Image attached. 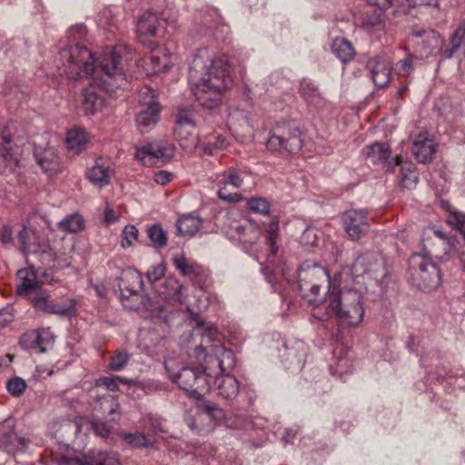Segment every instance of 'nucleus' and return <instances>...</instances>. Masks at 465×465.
<instances>
[{"label": "nucleus", "mask_w": 465, "mask_h": 465, "mask_svg": "<svg viewBox=\"0 0 465 465\" xmlns=\"http://www.w3.org/2000/svg\"><path fill=\"white\" fill-rule=\"evenodd\" d=\"M133 58L132 48L124 44H118L104 51L97 60L87 47L74 44L61 48L55 63L59 74L69 79L95 74L94 84L86 87L83 94L84 113L94 114L104 104V92L124 86V64Z\"/></svg>", "instance_id": "obj_1"}, {"label": "nucleus", "mask_w": 465, "mask_h": 465, "mask_svg": "<svg viewBox=\"0 0 465 465\" xmlns=\"http://www.w3.org/2000/svg\"><path fill=\"white\" fill-rule=\"evenodd\" d=\"M189 82L195 99L203 107L217 108L223 91L232 82L227 58H214L207 48L199 49L189 67Z\"/></svg>", "instance_id": "obj_2"}, {"label": "nucleus", "mask_w": 465, "mask_h": 465, "mask_svg": "<svg viewBox=\"0 0 465 465\" xmlns=\"http://www.w3.org/2000/svg\"><path fill=\"white\" fill-rule=\"evenodd\" d=\"M185 421L191 430L197 434H207L217 425L225 423L228 427L243 429L249 431L243 440L253 447H261L268 437L262 430L266 420L262 418L248 419L236 417L234 420L226 418L224 409H190Z\"/></svg>", "instance_id": "obj_3"}, {"label": "nucleus", "mask_w": 465, "mask_h": 465, "mask_svg": "<svg viewBox=\"0 0 465 465\" xmlns=\"http://www.w3.org/2000/svg\"><path fill=\"white\" fill-rule=\"evenodd\" d=\"M187 311L192 313V320L195 322L193 335L194 339L200 337L199 344L195 345L197 357L204 356L207 367L217 371V376L232 370L235 366V357L232 350L224 348L220 340L216 338L217 329L211 323H205L197 312L189 305Z\"/></svg>", "instance_id": "obj_4"}, {"label": "nucleus", "mask_w": 465, "mask_h": 465, "mask_svg": "<svg viewBox=\"0 0 465 465\" xmlns=\"http://www.w3.org/2000/svg\"><path fill=\"white\" fill-rule=\"evenodd\" d=\"M298 286L302 298L313 307L312 317L320 322L328 321L325 299L331 290L327 269L316 263H302L298 273Z\"/></svg>", "instance_id": "obj_5"}, {"label": "nucleus", "mask_w": 465, "mask_h": 465, "mask_svg": "<svg viewBox=\"0 0 465 465\" xmlns=\"http://www.w3.org/2000/svg\"><path fill=\"white\" fill-rule=\"evenodd\" d=\"M325 312L333 315L343 327L358 326L363 320L365 309L361 292L354 288L333 287L325 299Z\"/></svg>", "instance_id": "obj_6"}, {"label": "nucleus", "mask_w": 465, "mask_h": 465, "mask_svg": "<svg viewBox=\"0 0 465 465\" xmlns=\"http://www.w3.org/2000/svg\"><path fill=\"white\" fill-rule=\"evenodd\" d=\"M165 370L169 378L178 385L180 389L188 393L189 398L200 402L210 390L213 376H217V371H212L206 365L204 367H183L177 373L172 372L165 363Z\"/></svg>", "instance_id": "obj_7"}, {"label": "nucleus", "mask_w": 465, "mask_h": 465, "mask_svg": "<svg viewBox=\"0 0 465 465\" xmlns=\"http://www.w3.org/2000/svg\"><path fill=\"white\" fill-rule=\"evenodd\" d=\"M354 266L362 277L366 291L376 292V288L378 292L383 291V282L388 271L385 260L381 254L366 252L357 258Z\"/></svg>", "instance_id": "obj_8"}, {"label": "nucleus", "mask_w": 465, "mask_h": 465, "mask_svg": "<svg viewBox=\"0 0 465 465\" xmlns=\"http://www.w3.org/2000/svg\"><path fill=\"white\" fill-rule=\"evenodd\" d=\"M422 256L414 254L411 259V278L417 288L430 292L436 290L441 281L439 268Z\"/></svg>", "instance_id": "obj_9"}, {"label": "nucleus", "mask_w": 465, "mask_h": 465, "mask_svg": "<svg viewBox=\"0 0 465 465\" xmlns=\"http://www.w3.org/2000/svg\"><path fill=\"white\" fill-rule=\"evenodd\" d=\"M302 144V131L295 124L277 127L266 143L268 150L280 153H296Z\"/></svg>", "instance_id": "obj_10"}, {"label": "nucleus", "mask_w": 465, "mask_h": 465, "mask_svg": "<svg viewBox=\"0 0 465 465\" xmlns=\"http://www.w3.org/2000/svg\"><path fill=\"white\" fill-rule=\"evenodd\" d=\"M54 460L57 465H122L116 452L106 450H91L85 455L67 450Z\"/></svg>", "instance_id": "obj_11"}, {"label": "nucleus", "mask_w": 465, "mask_h": 465, "mask_svg": "<svg viewBox=\"0 0 465 465\" xmlns=\"http://www.w3.org/2000/svg\"><path fill=\"white\" fill-rule=\"evenodd\" d=\"M224 230L228 237L242 242L245 250L257 243L261 234L259 229L248 220H235L229 214L226 215Z\"/></svg>", "instance_id": "obj_12"}, {"label": "nucleus", "mask_w": 465, "mask_h": 465, "mask_svg": "<svg viewBox=\"0 0 465 465\" xmlns=\"http://www.w3.org/2000/svg\"><path fill=\"white\" fill-rule=\"evenodd\" d=\"M167 21L151 11L144 12L137 23L139 41L149 47L153 45L152 38L162 37L166 31Z\"/></svg>", "instance_id": "obj_13"}, {"label": "nucleus", "mask_w": 465, "mask_h": 465, "mask_svg": "<svg viewBox=\"0 0 465 465\" xmlns=\"http://www.w3.org/2000/svg\"><path fill=\"white\" fill-rule=\"evenodd\" d=\"M140 103L147 105L136 116V124L141 133H148L159 121L160 104L154 90L144 87L140 93Z\"/></svg>", "instance_id": "obj_14"}, {"label": "nucleus", "mask_w": 465, "mask_h": 465, "mask_svg": "<svg viewBox=\"0 0 465 465\" xmlns=\"http://www.w3.org/2000/svg\"><path fill=\"white\" fill-rule=\"evenodd\" d=\"M345 232L351 241H358L370 231L371 218L366 209H351L341 214Z\"/></svg>", "instance_id": "obj_15"}, {"label": "nucleus", "mask_w": 465, "mask_h": 465, "mask_svg": "<svg viewBox=\"0 0 465 465\" xmlns=\"http://www.w3.org/2000/svg\"><path fill=\"white\" fill-rule=\"evenodd\" d=\"M33 306L45 313H53L60 316L72 317L76 313L75 302L74 300L68 299L64 302L58 303L50 300L49 295L45 292L35 293L31 297Z\"/></svg>", "instance_id": "obj_16"}, {"label": "nucleus", "mask_w": 465, "mask_h": 465, "mask_svg": "<svg viewBox=\"0 0 465 465\" xmlns=\"http://www.w3.org/2000/svg\"><path fill=\"white\" fill-rule=\"evenodd\" d=\"M243 184L242 173L235 168H229L227 171L221 173V178L218 180L217 185L219 187L217 196L220 200L228 203H238L243 199L242 195L239 193H231L228 187L232 189H239Z\"/></svg>", "instance_id": "obj_17"}, {"label": "nucleus", "mask_w": 465, "mask_h": 465, "mask_svg": "<svg viewBox=\"0 0 465 465\" xmlns=\"http://www.w3.org/2000/svg\"><path fill=\"white\" fill-rule=\"evenodd\" d=\"M412 35L419 41L416 43V52L421 57H430L443 51L444 39L434 30L413 29Z\"/></svg>", "instance_id": "obj_18"}, {"label": "nucleus", "mask_w": 465, "mask_h": 465, "mask_svg": "<svg viewBox=\"0 0 465 465\" xmlns=\"http://www.w3.org/2000/svg\"><path fill=\"white\" fill-rule=\"evenodd\" d=\"M172 156L168 145L163 142H152L136 148L135 159L143 165L151 166L160 160Z\"/></svg>", "instance_id": "obj_19"}, {"label": "nucleus", "mask_w": 465, "mask_h": 465, "mask_svg": "<svg viewBox=\"0 0 465 465\" xmlns=\"http://www.w3.org/2000/svg\"><path fill=\"white\" fill-rule=\"evenodd\" d=\"M18 239L26 252H46L49 248L47 239L35 228H24Z\"/></svg>", "instance_id": "obj_20"}, {"label": "nucleus", "mask_w": 465, "mask_h": 465, "mask_svg": "<svg viewBox=\"0 0 465 465\" xmlns=\"http://www.w3.org/2000/svg\"><path fill=\"white\" fill-rule=\"evenodd\" d=\"M435 236V242L430 245L427 240H423L424 255L434 257L440 261L448 260L450 252L451 251V243L450 239L442 231L430 230Z\"/></svg>", "instance_id": "obj_21"}, {"label": "nucleus", "mask_w": 465, "mask_h": 465, "mask_svg": "<svg viewBox=\"0 0 465 465\" xmlns=\"http://www.w3.org/2000/svg\"><path fill=\"white\" fill-rule=\"evenodd\" d=\"M391 154V149L386 143H374L366 148L367 158L374 164H384L387 170H393L401 163V156L390 161Z\"/></svg>", "instance_id": "obj_22"}, {"label": "nucleus", "mask_w": 465, "mask_h": 465, "mask_svg": "<svg viewBox=\"0 0 465 465\" xmlns=\"http://www.w3.org/2000/svg\"><path fill=\"white\" fill-rule=\"evenodd\" d=\"M17 278L20 281V283H18L16 287L19 295L28 296L31 301V297L34 296L35 293L43 292L39 288L36 274L33 267L19 270L17 272Z\"/></svg>", "instance_id": "obj_23"}, {"label": "nucleus", "mask_w": 465, "mask_h": 465, "mask_svg": "<svg viewBox=\"0 0 465 465\" xmlns=\"http://www.w3.org/2000/svg\"><path fill=\"white\" fill-rule=\"evenodd\" d=\"M411 151L419 162L425 163L433 159L436 153V144L427 135L419 134L412 143Z\"/></svg>", "instance_id": "obj_24"}, {"label": "nucleus", "mask_w": 465, "mask_h": 465, "mask_svg": "<svg viewBox=\"0 0 465 465\" xmlns=\"http://www.w3.org/2000/svg\"><path fill=\"white\" fill-rule=\"evenodd\" d=\"M281 357L285 359L287 368L301 370L305 362L306 348L300 341L292 347L284 346Z\"/></svg>", "instance_id": "obj_25"}, {"label": "nucleus", "mask_w": 465, "mask_h": 465, "mask_svg": "<svg viewBox=\"0 0 465 465\" xmlns=\"http://www.w3.org/2000/svg\"><path fill=\"white\" fill-rule=\"evenodd\" d=\"M35 157L38 165L45 173H56L60 167V159L54 148L48 147L41 151L35 150Z\"/></svg>", "instance_id": "obj_26"}, {"label": "nucleus", "mask_w": 465, "mask_h": 465, "mask_svg": "<svg viewBox=\"0 0 465 465\" xmlns=\"http://www.w3.org/2000/svg\"><path fill=\"white\" fill-rule=\"evenodd\" d=\"M213 381L218 383V393L221 397L232 401L239 392V382L235 377L224 374L213 376Z\"/></svg>", "instance_id": "obj_27"}, {"label": "nucleus", "mask_w": 465, "mask_h": 465, "mask_svg": "<svg viewBox=\"0 0 465 465\" xmlns=\"http://www.w3.org/2000/svg\"><path fill=\"white\" fill-rule=\"evenodd\" d=\"M151 48L153 49L152 54L143 60L147 74H155L165 71L170 64L168 55L162 49L154 50L153 45Z\"/></svg>", "instance_id": "obj_28"}, {"label": "nucleus", "mask_w": 465, "mask_h": 465, "mask_svg": "<svg viewBox=\"0 0 465 465\" xmlns=\"http://www.w3.org/2000/svg\"><path fill=\"white\" fill-rule=\"evenodd\" d=\"M28 443L27 439L18 437L14 431L3 434L0 439V447L12 455L25 451Z\"/></svg>", "instance_id": "obj_29"}, {"label": "nucleus", "mask_w": 465, "mask_h": 465, "mask_svg": "<svg viewBox=\"0 0 465 465\" xmlns=\"http://www.w3.org/2000/svg\"><path fill=\"white\" fill-rule=\"evenodd\" d=\"M110 169L102 159L95 161L94 165L87 172L88 180L95 186L103 187L109 183Z\"/></svg>", "instance_id": "obj_30"}, {"label": "nucleus", "mask_w": 465, "mask_h": 465, "mask_svg": "<svg viewBox=\"0 0 465 465\" xmlns=\"http://www.w3.org/2000/svg\"><path fill=\"white\" fill-rule=\"evenodd\" d=\"M202 219L191 214L182 215L176 222L178 234L183 237L193 236L200 229Z\"/></svg>", "instance_id": "obj_31"}, {"label": "nucleus", "mask_w": 465, "mask_h": 465, "mask_svg": "<svg viewBox=\"0 0 465 465\" xmlns=\"http://www.w3.org/2000/svg\"><path fill=\"white\" fill-rule=\"evenodd\" d=\"M88 143L86 133L83 129H72L68 131L66 144L70 152L79 154L86 149Z\"/></svg>", "instance_id": "obj_32"}, {"label": "nucleus", "mask_w": 465, "mask_h": 465, "mask_svg": "<svg viewBox=\"0 0 465 465\" xmlns=\"http://www.w3.org/2000/svg\"><path fill=\"white\" fill-rule=\"evenodd\" d=\"M373 83L380 88L385 87L391 80V68L383 61H376L373 64L369 63Z\"/></svg>", "instance_id": "obj_33"}, {"label": "nucleus", "mask_w": 465, "mask_h": 465, "mask_svg": "<svg viewBox=\"0 0 465 465\" xmlns=\"http://www.w3.org/2000/svg\"><path fill=\"white\" fill-rule=\"evenodd\" d=\"M142 283V277L139 272L128 268L122 272L118 286L120 289H125L130 293H134L141 288Z\"/></svg>", "instance_id": "obj_34"}, {"label": "nucleus", "mask_w": 465, "mask_h": 465, "mask_svg": "<svg viewBox=\"0 0 465 465\" xmlns=\"http://www.w3.org/2000/svg\"><path fill=\"white\" fill-rule=\"evenodd\" d=\"M331 51L343 64L351 61L354 56L351 44L344 38H336L331 44Z\"/></svg>", "instance_id": "obj_35"}, {"label": "nucleus", "mask_w": 465, "mask_h": 465, "mask_svg": "<svg viewBox=\"0 0 465 465\" xmlns=\"http://www.w3.org/2000/svg\"><path fill=\"white\" fill-rule=\"evenodd\" d=\"M35 339H34V351L37 352L46 351L54 343V335L49 329L33 330Z\"/></svg>", "instance_id": "obj_36"}, {"label": "nucleus", "mask_w": 465, "mask_h": 465, "mask_svg": "<svg viewBox=\"0 0 465 465\" xmlns=\"http://www.w3.org/2000/svg\"><path fill=\"white\" fill-rule=\"evenodd\" d=\"M58 227L66 232L75 233L84 229V221L79 213H72L60 221L58 223Z\"/></svg>", "instance_id": "obj_37"}, {"label": "nucleus", "mask_w": 465, "mask_h": 465, "mask_svg": "<svg viewBox=\"0 0 465 465\" xmlns=\"http://www.w3.org/2000/svg\"><path fill=\"white\" fill-rule=\"evenodd\" d=\"M147 236L151 245L154 248L161 249L167 244L166 233L159 223H154L147 228Z\"/></svg>", "instance_id": "obj_38"}, {"label": "nucleus", "mask_w": 465, "mask_h": 465, "mask_svg": "<svg viewBox=\"0 0 465 465\" xmlns=\"http://www.w3.org/2000/svg\"><path fill=\"white\" fill-rule=\"evenodd\" d=\"M401 183L403 187L411 189L416 186L419 176L415 165L412 163H405L401 167Z\"/></svg>", "instance_id": "obj_39"}, {"label": "nucleus", "mask_w": 465, "mask_h": 465, "mask_svg": "<svg viewBox=\"0 0 465 465\" xmlns=\"http://www.w3.org/2000/svg\"><path fill=\"white\" fill-rule=\"evenodd\" d=\"M300 94L309 103L316 104L321 100L317 86L309 79H302L301 81Z\"/></svg>", "instance_id": "obj_40"}, {"label": "nucleus", "mask_w": 465, "mask_h": 465, "mask_svg": "<svg viewBox=\"0 0 465 465\" xmlns=\"http://www.w3.org/2000/svg\"><path fill=\"white\" fill-rule=\"evenodd\" d=\"M246 207L252 213L263 216L269 215L271 211L270 202L263 197H251L246 200Z\"/></svg>", "instance_id": "obj_41"}, {"label": "nucleus", "mask_w": 465, "mask_h": 465, "mask_svg": "<svg viewBox=\"0 0 465 465\" xmlns=\"http://www.w3.org/2000/svg\"><path fill=\"white\" fill-rule=\"evenodd\" d=\"M173 262L183 276H190L197 272L196 264L189 261L183 253L175 254L173 257Z\"/></svg>", "instance_id": "obj_42"}, {"label": "nucleus", "mask_w": 465, "mask_h": 465, "mask_svg": "<svg viewBox=\"0 0 465 465\" xmlns=\"http://www.w3.org/2000/svg\"><path fill=\"white\" fill-rule=\"evenodd\" d=\"M465 35V29L458 27L450 37L451 47L447 48L441 52V55L444 59H450L453 57L455 53L460 48L462 39Z\"/></svg>", "instance_id": "obj_43"}, {"label": "nucleus", "mask_w": 465, "mask_h": 465, "mask_svg": "<svg viewBox=\"0 0 465 465\" xmlns=\"http://www.w3.org/2000/svg\"><path fill=\"white\" fill-rule=\"evenodd\" d=\"M17 164V159L10 153L9 149H0V174L13 172Z\"/></svg>", "instance_id": "obj_44"}, {"label": "nucleus", "mask_w": 465, "mask_h": 465, "mask_svg": "<svg viewBox=\"0 0 465 465\" xmlns=\"http://www.w3.org/2000/svg\"><path fill=\"white\" fill-rule=\"evenodd\" d=\"M136 384V380H131L120 376H114V377H101L98 380V384L100 386H104L106 389H108L111 391H115L118 390L119 384Z\"/></svg>", "instance_id": "obj_45"}, {"label": "nucleus", "mask_w": 465, "mask_h": 465, "mask_svg": "<svg viewBox=\"0 0 465 465\" xmlns=\"http://www.w3.org/2000/svg\"><path fill=\"white\" fill-rule=\"evenodd\" d=\"M430 378L436 381L448 380L450 384L465 390V373L458 374L446 371L443 373L437 371L435 374H430Z\"/></svg>", "instance_id": "obj_46"}, {"label": "nucleus", "mask_w": 465, "mask_h": 465, "mask_svg": "<svg viewBox=\"0 0 465 465\" xmlns=\"http://www.w3.org/2000/svg\"><path fill=\"white\" fill-rule=\"evenodd\" d=\"M119 436L134 448L151 446V442L143 433H127L125 431H120Z\"/></svg>", "instance_id": "obj_47"}, {"label": "nucleus", "mask_w": 465, "mask_h": 465, "mask_svg": "<svg viewBox=\"0 0 465 465\" xmlns=\"http://www.w3.org/2000/svg\"><path fill=\"white\" fill-rule=\"evenodd\" d=\"M139 234V231L135 225L128 224L126 225L121 233L122 242L121 245L123 248H128L133 245V243L137 240Z\"/></svg>", "instance_id": "obj_48"}, {"label": "nucleus", "mask_w": 465, "mask_h": 465, "mask_svg": "<svg viewBox=\"0 0 465 465\" xmlns=\"http://www.w3.org/2000/svg\"><path fill=\"white\" fill-rule=\"evenodd\" d=\"M130 355L125 351H120L110 359L108 367L111 371H122L128 363Z\"/></svg>", "instance_id": "obj_49"}, {"label": "nucleus", "mask_w": 465, "mask_h": 465, "mask_svg": "<svg viewBox=\"0 0 465 465\" xmlns=\"http://www.w3.org/2000/svg\"><path fill=\"white\" fill-rule=\"evenodd\" d=\"M414 56L412 54L407 55L406 58L400 60L394 67V71L398 75L408 76L413 69L412 61Z\"/></svg>", "instance_id": "obj_50"}, {"label": "nucleus", "mask_w": 465, "mask_h": 465, "mask_svg": "<svg viewBox=\"0 0 465 465\" xmlns=\"http://www.w3.org/2000/svg\"><path fill=\"white\" fill-rule=\"evenodd\" d=\"M278 230H279L278 223L277 222H272L269 224L268 229L266 231L267 242H268L269 246H270L271 253L273 254V255L278 251V247L276 246V239H277V236H278Z\"/></svg>", "instance_id": "obj_51"}, {"label": "nucleus", "mask_w": 465, "mask_h": 465, "mask_svg": "<svg viewBox=\"0 0 465 465\" xmlns=\"http://www.w3.org/2000/svg\"><path fill=\"white\" fill-rule=\"evenodd\" d=\"M7 391L14 396L21 395L25 388L26 382L20 377H13L6 383Z\"/></svg>", "instance_id": "obj_52"}, {"label": "nucleus", "mask_w": 465, "mask_h": 465, "mask_svg": "<svg viewBox=\"0 0 465 465\" xmlns=\"http://www.w3.org/2000/svg\"><path fill=\"white\" fill-rule=\"evenodd\" d=\"M448 223L458 230L465 240V214L460 213H451L448 216Z\"/></svg>", "instance_id": "obj_53"}, {"label": "nucleus", "mask_w": 465, "mask_h": 465, "mask_svg": "<svg viewBox=\"0 0 465 465\" xmlns=\"http://www.w3.org/2000/svg\"><path fill=\"white\" fill-rule=\"evenodd\" d=\"M165 283L173 291L170 292L169 295L174 297L180 303H184L185 300L183 295V285L174 279H168Z\"/></svg>", "instance_id": "obj_54"}, {"label": "nucleus", "mask_w": 465, "mask_h": 465, "mask_svg": "<svg viewBox=\"0 0 465 465\" xmlns=\"http://www.w3.org/2000/svg\"><path fill=\"white\" fill-rule=\"evenodd\" d=\"M165 274V265L159 263L157 265L151 266L146 272V277L151 282H154L160 280Z\"/></svg>", "instance_id": "obj_55"}, {"label": "nucleus", "mask_w": 465, "mask_h": 465, "mask_svg": "<svg viewBox=\"0 0 465 465\" xmlns=\"http://www.w3.org/2000/svg\"><path fill=\"white\" fill-rule=\"evenodd\" d=\"M91 426L94 433L102 438H108L111 433V427L103 421H93Z\"/></svg>", "instance_id": "obj_56"}, {"label": "nucleus", "mask_w": 465, "mask_h": 465, "mask_svg": "<svg viewBox=\"0 0 465 465\" xmlns=\"http://www.w3.org/2000/svg\"><path fill=\"white\" fill-rule=\"evenodd\" d=\"M35 332L32 331L25 332L19 339L20 346L25 350H34Z\"/></svg>", "instance_id": "obj_57"}, {"label": "nucleus", "mask_w": 465, "mask_h": 465, "mask_svg": "<svg viewBox=\"0 0 465 465\" xmlns=\"http://www.w3.org/2000/svg\"><path fill=\"white\" fill-rule=\"evenodd\" d=\"M177 124L179 128L183 125L194 126V121L188 111L181 110L177 115Z\"/></svg>", "instance_id": "obj_58"}, {"label": "nucleus", "mask_w": 465, "mask_h": 465, "mask_svg": "<svg viewBox=\"0 0 465 465\" xmlns=\"http://www.w3.org/2000/svg\"><path fill=\"white\" fill-rule=\"evenodd\" d=\"M15 316L9 308L0 311V329L5 328L8 323L13 322Z\"/></svg>", "instance_id": "obj_59"}, {"label": "nucleus", "mask_w": 465, "mask_h": 465, "mask_svg": "<svg viewBox=\"0 0 465 465\" xmlns=\"http://www.w3.org/2000/svg\"><path fill=\"white\" fill-rule=\"evenodd\" d=\"M173 177V173L167 171H160L153 175V181L160 185H165Z\"/></svg>", "instance_id": "obj_60"}, {"label": "nucleus", "mask_w": 465, "mask_h": 465, "mask_svg": "<svg viewBox=\"0 0 465 465\" xmlns=\"http://www.w3.org/2000/svg\"><path fill=\"white\" fill-rule=\"evenodd\" d=\"M70 37H73L74 39L81 38L87 33V28L85 25L80 24L75 25L72 27H70L68 31Z\"/></svg>", "instance_id": "obj_61"}, {"label": "nucleus", "mask_w": 465, "mask_h": 465, "mask_svg": "<svg viewBox=\"0 0 465 465\" xmlns=\"http://www.w3.org/2000/svg\"><path fill=\"white\" fill-rule=\"evenodd\" d=\"M0 240L4 244L11 243L13 241V230L9 225H4L0 230Z\"/></svg>", "instance_id": "obj_62"}, {"label": "nucleus", "mask_w": 465, "mask_h": 465, "mask_svg": "<svg viewBox=\"0 0 465 465\" xmlns=\"http://www.w3.org/2000/svg\"><path fill=\"white\" fill-rule=\"evenodd\" d=\"M53 374V371L49 370L45 366H36L35 372L33 373V378L35 380L45 379L48 376Z\"/></svg>", "instance_id": "obj_63"}, {"label": "nucleus", "mask_w": 465, "mask_h": 465, "mask_svg": "<svg viewBox=\"0 0 465 465\" xmlns=\"http://www.w3.org/2000/svg\"><path fill=\"white\" fill-rule=\"evenodd\" d=\"M297 433V430L287 429L284 436L282 437V440L284 441L285 444H293V440L295 439Z\"/></svg>", "instance_id": "obj_64"}]
</instances>
